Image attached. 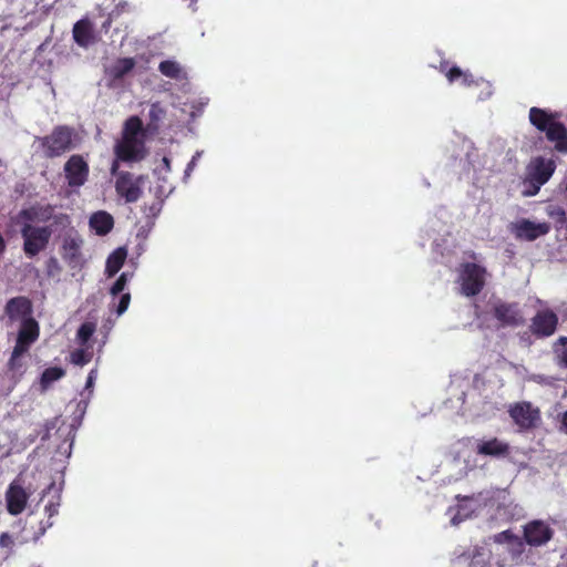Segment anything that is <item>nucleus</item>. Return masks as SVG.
I'll use <instances>...</instances> for the list:
<instances>
[{
    "mask_svg": "<svg viewBox=\"0 0 567 567\" xmlns=\"http://www.w3.org/2000/svg\"><path fill=\"white\" fill-rule=\"evenodd\" d=\"M144 182L143 175L136 176L131 172H122L114 183L116 195L127 204L136 203L143 195Z\"/></svg>",
    "mask_w": 567,
    "mask_h": 567,
    "instance_id": "0eeeda50",
    "label": "nucleus"
},
{
    "mask_svg": "<svg viewBox=\"0 0 567 567\" xmlns=\"http://www.w3.org/2000/svg\"><path fill=\"white\" fill-rule=\"evenodd\" d=\"M513 231L516 238L533 241L547 235L550 231V225L545 221L535 223L524 218L514 224Z\"/></svg>",
    "mask_w": 567,
    "mask_h": 567,
    "instance_id": "2eb2a0df",
    "label": "nucleus"
},
{
    "mask_svg": "<svg viewBox=\"0 0 567 567\" xmlns=\"http://www.w3.org/2000/svg\"><path fill=\"white\" fill-rule=\"evenodd\" d=\"M555 169L556 163L554 159L537 156L528 164L526 177L532 178L538 185H545L553 176Z\"/></svg>",
    "mask_w": 567,
    "mask_h": 567,
    "instance_id": "4468645a",
    "label": "nucleus"
},
{
    "mask_svg": "<svg viewBox=\"0 0 567 567\" xmlns=\"http://www.w3.org/2000/svg\"><path fill=\"white\" fill-rule=\"evenodd\" d=\"M115 2V8L114 10L110 13V19L103 23V27L106 28L107 25H110V20L113 18V17H117L122 13H125V12H131L135 9V3L132 2V1H128V0H113Z\"/></svg>",
    "mask_w": 567,
    "mask_h": 567,
    "instance_id": "c756f323",
    "label": "nucleus"
},
{
    "mask_svg": "<svg viewBox=\"0 0 567 567\" xmlns=\"http://www.w3.org/2000/svg\"><path fill=\"white\" fill-rule=\"evenodd\" d=\"M163 162H164V165H166L167 167L169 166V159L167 157H164Z\"/></svg>",
    "mask_w": 567,
    "mask_h": 567,
    "instance_id": "a18cd8bd",
    "label": "nucleus"
},
{
    "mask_svg": "<svg viewBox=\"0 0 567 567\" xmlns=\"http://www.w3.org/2000/svg\"><path fill=\"white\" fill-rule=\"evenodd\" d=\"M158 70L163 75L171 79H178L182 72L179 64L172 60L162 61L158 65Z\"/></svg>",
    "mask_w": 567,
    "mask_h": 567,
    "instance_id": "c85d7f7f",
    "label": "nucleus"
},
{
    "mask_svg": "<svg viewBox=\"0 0 567 567\" xmlns=\"http://www.w3.org/2000/svg\"><path fill=\"white\" fill-rule=\"evenodd\" d=\"M13 545V539L9 533H2L0 535V546L1 547H10Z\"/></svg>",
    "mask_w": 567,
    "mask_h": 567,
    "instance_id": "ea45409f",
    "label": "nucleus"
},
{
    "mask_svg": "<svg viewBox=\"0 0 567 567\" xmlns=\"http://www.w3.org/2000/svg\"><path fill=\"white\" fill-rule=\"evenodd\" d=\"M524 186L525 189L523 190V195L526 197H532L538 194L543 185H538L535 181H532V178L526 177L524 181Z\"/></svg>",
    "mask_w": 567,
    "mask_h": 567,
    "instance_id": "f704fd0d",
    "label": "nucleus"
},
{
    "mask_svg": "<svg viewBox=\"0 0 567 567\" xmlns=\"http://www.w3.org/2000/svg\"><path fill=\"white\" fill-rule=\"evenodd\" d=\"M96 330V324L94 322H83L76 332V338L80 344L84 346L89 342Z\"/></svg>",
    "mask_w": 567,
    "mask_h": 567,
    "instance_id": "7c9ffc66",
    "label": "nucleus"
},
{
    "mask_svg": "<svg viewBox=\"0 0 567 567\" xmlns=\"http://www.w3.org/2000/svg\"><path fill=\"white\" fill-rule=\"evenodd\" d=\"M529 121L539 131L546 134L548 142L554 144V150L559 154H567V127L558 121V114L544 109L532 107Z\"/></svg>",
    "mask_w": 567,
    "mask_h": 567,
    "instance_id": "f257e3e1",
    "label": "nucleus"
},
{
    "mask_svg": "<svg viewBox=\"0 0 567 567\" xmlns=\"http://www.w3.org/2000/svg\"><path fill=\"white\" fill-rule=\"evenodd\" d=\"M486 268L475 262H463L460 267L461 292L466 297L477 296L485 287Z\"/></svg>",
    "mask_w": 567,
    "mask_h": 567,
    "instance_id": "39448f33",
    "label": "nucleus"
},
{
    "mask_svg": "<svg viewBox=\"0 0 567 567\" xmlns=\"http://www.w3.org/2000/svg\"><path fill=\"white\" fill-rule=\"evenodd\" d=\"M96 375V370H91L87 375L85 388L89 389L93 385Z\"/></svg>",
    "mask_w": 567,
    "mask_h": 567,
    "instance_id": "37998d69",
    "label": "nucleus"
},
{
    "mask_svg": "<svg viewBox=\"0 0 567 567\" xmlns=\"http://www.w3.org/2000/svg\"><path fill=\"white\" fill-rule=\"evenodd\" d=\"M548 215L560 226H564L567 223V212L561 207L554 208L548 213Z\"/></svg>",
    "mask_w": 567,
    "mask_h": 567,
    "instance_id": "e433bc0d",
    "label": "nucleus"
},
{
    "mask_svg": "<svg viewBox=\"0 0 567 567\" xmlns=\"http://www.w3.org/2000/svg\"><path fill=\"white\" fill-rule=\"evenodd\" d=\"M114 154L122 162H140L147 152L143 137H123L114 146Z\"/></svg>",
    "mask_w": 567,
    "mask_h": 567,
    "instance_id": "6e6552de",
    "label": "nucleus"
},
{
    "mask_svg": "<svg viewBox=\"0 0 567 567\" xmlns=\"http://www.w3.org/2000/svg\"><path fill=\"white\" fill-rule=\"evenodd\" d=\"M166 111L159 102L152 103L148 111L150 123L148 126L157 130L159 123L165 117Z\"/></svg>",
    "mask_w": 567,
    "mask_h": 567,
    "instance_id": "bb28decb",
    "label": "nucleus"
},
{
    "mask_svg": "<svg viewBox=\"0 0 567 567\" xmlns=\"http://www.w3.org/2000/svg\"><path fill=\"white\" fill-rule=\"evenodd\" d=\"M509 450L508 443L501 441L497 437H493L489 440L478 441L475 452L478 455L498 458L506 457L509 454Z\"/></svg>",
    "mask_w": 567,
    "mask_h": 567,
    "instance_id": "a211bd4d",
    "label": "nucleus"
},
{
    "mask_svg": "<svg viewBox=\"0 0 567 567\" xmlns=\"http://www.w3.org/2000/svg\"><path fill=\"white\" fill-rule=\"evenodd\" d=\"M60 506V503H50L45 506V512L48 513L49 517H52L53 515L58 514V507Z\"/></svg>",
    "mask_w": 567,
    "mask_h": 567,
    "instance_id": "79ce46f5",
    "label": "nucleus"
},
{
    "mask_svg": "<svg viewBox=\"0 0 567 567\" xmlns=\"http://www.w3.org/2000/svg\"><path fill=\"white\" fill-rule=\"evenodd\" d=\"M130 302H131V293L130 292L122 293L120 297L117 307H116L117 316L123 315L127 310Z\"/></svg>",
    "mask_w": 567,
    "mask_h": 567,
    "instance_id": "4c0bfd02",
    "label": "nucleus"
},
{
    "mask_svg": "<svg viewBox=\"0 0 567 567\" xmlns=\"http://www.w3.org/2000/svg\"><path fill=\"white\" fill-rule=\"evenodd\" d=\"M195 161H196V156H194V157L192 158V161L188 163L187 168H186V173H187L188 171L193 169V167L195 166Z\"/></svg>",
    "mask_w": 567,
    "mask_h": 567,
    "instance_id": "c03bdc74",
    "label": "nucleus"
},
{
    "mask_svg": "<svg viewBox=\"0 0 567 567\" xmlns=\"http://www.w3.org/2000/svg\"><path fill=\"white\" fill-rule=\"evenodd\" d=\"M513 539L514 535L509 529L494 535V542L497 544L511 543Z\"/></svg>",
    "mask_w": 567,
    "mask_h": 567,
    "instance_id": "58836bf2",
    "label": "nucleus"
},
{
    "mask_svg": "<svg viewBox=\"0 0 567 567\" xmlns=\"http://www.w3.org/2000/svg\"><path fill=\"white\" fill-rule=\"evenodd\" d=\"M508 413L520 430L533 429L540 416L539 410L533 408L532 403L526 401L512 405Z\"/></svg>",
    "mask_w": 567,
    "mask_h": 567,
    "instance_id": "f8f14e48",
    "label": "nucleus"
},
{
    "mask_svg": "<svg viewBox=\"0 0 567 567\" xmlns=\"http://www.w3.org/2000/svg\"><path fill=\"white\" fill-rule=\"evenodd\" d=\"M37 209H38V218H37L38 221L45 223V221H49L52 219L53 225L61 226L63 228L71 225V219L68 214H63V213L56 214V215L53 214L54 208L52 205L37 207Z\"/></svg>",
    "mask_w": 567,
    "mask_h": 567,
    "instance_id": "4be33fe9",
    "label": "nucleus"
},
{
    "mask_svg": "<svg viewBox=\"0 0 567 567\" xmlns=\"http://www.w3.org/2000/svg\"><path fill=\"white\" fill-rule=\"evenodd\" d=\"M84 240L82 236L72 230L65 234L62 239L60 254L63 261L71 270H81L85 265V259L82 252Z\"/></svg>",
    "mask_w": 567,
    "mask_h": 567,
    "instance_id": "423d86ee",
    "label": "nucleus"
},
{
    "mask_svg": "<svg viewBox=\"0 0 567 567\" xmlns=\"http://www.w3.org/2000/svg\"><path fill=\"white\" fill-rule=\"evenodd\" d=\"M6 499L8 512L17 516L24 511L29 495L22 486L12 483L6 493Z\"/></svg>",
    "mask_w": 567,
    "mask_h": 567,
    "instance_id": "f3484780",
    "label": "nucleus"
},
{
    "mask_svg": "<svg viewBox=\"0 0 567 567\" xmlns=\"http://www.w3.org/2000/svg\"><path fill=\"white\" fill-rule=\"evenodd\" d=\"M122 136L123 137H143L144 138L145 134H144L142 120L135 115L128 117L124 123Z\"/></svg>",
    "mask_w": 567,
    "mask_h": 567,
    "instance_id": "393cba45",
    "label": "nucleus"
},
{
    "mask_svg": "<svg viewBox=\"0 0 567 567\" xmlns=\"http://www.w3.org/2000/svg\"><path fill=\"white\" fill-rule=\"evenodd\" d=\"M557 326V315L550 309H545L533 317L529 330L536 338H547L556 332Z\"/></svg>",
    "mask_w": 567,
    "mask_h": 567,
    "instance_id": "9b49d317",
    "label": "nucleus"
},
{
    "mask_svg": "<svg viewBox=\"0 0 567 567\" xmlns=\"http://www.w3.org/2000/svg\"><path fill=\"white\" fill-rule=\"evenodd\" d=\"M73 39L82 48H89L95 42L94 30L89 19H81L73 25Z\"/></svg>",
    "mask_w": 567,
    "mask_h": 567,
    "instance_id": "6ab92c4d",
    "label": "nucleus"
},
{
    "mask_svg": "<svg viewBox=\"0 0 567 567\" xmlns=\"http://www.w3.org/2000/svg\"><path fill=\"white\" fill-rule=\"evenodd\" d=\"M114 226V219L111 214L100 210L94 213L90 218V227L99 236L109 234Z\"/></svg>",
    "mask_w": 567,
    "mask_h": 567,
    "instance_id": "412c9836",
    "label": "nucleus"
},
{
    "mask_svg": "<svg viewBox=\"0 0 567 567\" xmlns=\"http://www.w3.org/2000/svg\"><path fill=\"white\" fill-rule=\"evenodd\" d=\"M39 336L40 327L38 321L34 318L23 319L20 324L17 341L9 360V368L11 370H14L19 367V358L29 351L31 344L38 340Z\"/></svg>",
    "mask_w": 567,
    "mask_h": 567,
    "instance_id": "7ed1b4c3",
    "label": "nucleus"
},
{
    "mask_svg": "<svg viewBox=\"0 0 567 567\" xmlns=\"http://www.w3.org/2000/svg\"><path fill=\"white\" fill-rule=\"evenodd\" d=\"M493 317L498 321L499 326L518 327L524 323V317L516 302L497 301L492 309Z\"/></svg>",
    "mask_w": 567,
    "mask_h": 567,
    "instance_id": "9d476101",
    "label": "nucleus"
},
{
    "mask_svg": "<svg viewBox=\"0 0 567 567\" xmlns=\"http://www.w3.org/2000/svg\"><path fill=\"white\" fill-rule=\"evenodd\" d=\"M89 164L82 155L74 154L64 164V175L71 188L83 186L89 179Z\"/></svg>",
    "mask_w": 567,
    "mask_h": 567,
    "instance_id": "1a4fd4ad",
    "label": "nucleus"
},
{
    "mask_svg": "<svg viewBox=\"0 0 567 567\" xmlns=\"http://www.w3.org/2000/svg\"><path fill=\"white\" fill-rule=\"evenodd\" d=\"M440 72L444 73L450 83L460 81L464 86H472L476 84L474 76L468 71H463L461 68L454 65L449 68L447 61L440 63Z\"/></svg>",
    "mask_w": 567,
    "mask_h": 567,
    "instance_id": "aec40b11",
    "label": "nucleus"
},
{
    "mask_svg": "<svg viewBox=\"0 0 567 567\" xmlns=\"http://www.w3.org/2000/svg\"><path fill=\"white\" fill-rule=\"evenodd\" d=\"M65 375V370L60 367L47 368L40 379L42 389H48L53 382L60 380Z\"/></svg>",
    "mask_w": 567,
    "mask_h": 567,
    "instance_id": "a878e982",
    "label": "nucleus"
},
{
    "mask_svg": "<svg viewBox=\"0 0 567 567\" xmlns=\"http://www.w3.org/2000/svg\"><path fill=\"white\" fill-rule=\"evenodd\" d=\"M62 272V266L61 264L59 262V260L54 257V256H51L47 261H45V274L49 278H56L61 275Z\"/></svg>",
    "mask_w": 567,
    "mask_h": 567,
    "instance_id": "473e14b6",
    "label": "nucleus"
},
{
    "mask_svg": "<svg viewBox=\"0 0 567 567\" xmlns=\"http://www.w3.org/2000/svg\"><path fill=\"white\" fill-rule=\"evenodd\" d=\"M135 66V60L133 58H121L117 59L109 69V75L113 80H122L128 74Z\"/></svg>",
    "mask_w": 567,
    "mask_h": 567,
    "instance_id": "5701e85b",
    "label": "nucleus"
},
{
    "mask_svg": "<svg viewBox=\"0 0 567 567\" xmlns=\"http://www.w3.org/2000/svg\"><path fill=\"white\" fill-rule=\"evenodd\" d=\"M127 280H128L127 274L126 272H122L120 275V277L113 284V286L111 287L110 293L112 296H114V297L120 295V293H122L123 290L125 289L126 285H127Z\"/></svg>",
    "mask_w": 567,
    "mask_h": 567,
    "instance_id": "72a5a7b5",
    "label": "nucleus"
},
{
    "mask_svg": "<svg viewBox=\"0 0 567 567\" xmlns=\"http://www.w3.org/2000/svg\"><path fill=\"white\" fill-rule=\"evenodd\" d=\"M73 131L69 126H56L52 133L39 138L40 145L47 158L63 155L73 147Z\"/></svg>",
    "mask_w": 567,
    "mask_h": 567,
    "instance_id": "20e7f679",
    "label": "nucleus"
},
{
    "mask_svg": "<svg viewBox=\"0 0 567 567\" xmlns=\"http://www.w3.org/2000/svg\"><path fill=\"white\" fill-rule=\"evenodd\" d=\"M19 219L25 220V223L32 224V221H35L38 218V209L37 207H30L21 209L18 214Z\"/></svg>",
    "mask_w": 567,
    "mask_h": 567,
    "instance_id": "c9c22d12",
    "label": "nucleus"
},
{
    "mask_svg": "<svg viewBox=\"0 0 567 567\" xmlns=\"http://www.w3.org/2000/svg\"><path fill=\"white\" fill-rule=\"evenodd\" d=\"M554 354L557 363L567 368V337H559L554 344Z\"/></svg>",
    "mask_w": 567,
    "mask_h": 567,
    "instance_id": "cd10ccee",
    "label": "nucleus"
},
{
    "mask_svg": "<svg viewBox=\"0 0 567 567\" xmlns=\"http://www.w3.org/2000/svg\"><path fill=\"white\" fill-rule=\"evenodd\" d=\"M120 162H122L121 159H117V157L115 156V159L112 162V165H111V175L115 177V179L118 177V174H121L123 171H120Z\"/></svg>",
    "mask_w": 567,
    "mask_h": 567,
    "instance_id": "a19ab883",
    "label": "nucleus"
},
{
    "mask_svg": "<svg viewBox=\"0 0 567 567\" xmlns=\"http://www.w3.org/2000/svg\"><path fill=\"white\" fill-rule=\"evenodd\" d=\"M54 486H55V484H54V482H52V483L48 486V492H49L50 489H52Z\"/></svg>",
    "mask_w": 567,
    "mask_h": 567,
    "instance_id": "49530a36",
    "label": "nucleus"
},
{
    "mask_svg": "<svg viewBox=\"0 0 567 567\" xmlns=\"http://www.w3.org/2000/svg\"><path fill=\"white\" fill-rule=\"evenodd\" d=\"M71 362L74 365L83 367L92 360V353L84 349H76L71 352Z\"/></svg>",
    "mask_w": 567,
    "mask_h": 567,
    "instance_id": "2f4dec72",
    "label": "nucleus"
},
{
    "mask_svg": "<svg viewBox=\"0 0 567 567\" xmlns=\"http://www.w3.org/2000/svg\"><path fill=\"white\" fill-rule=\"evenodd\" d=\"M197 0H190V2H196Z\"/></svg>",
    "mask_w": 567,
    "mask_h": 567,
    "instance_id": "de8ad7c7",
    "label": "nucleus"
},
{
    "mask_svg": "<svg viewBox=\"0 0 567 567\" xmlns=\"http://www.w3.org/2000/svg\"><path fill=\"white\" fill-rule=\"evenodd\" d=\"M20 234L23 239V252L28 258L32 259L48 248L53 229L52 226H34L30 223H24L21 226Z\"/></svg>",
    "mask_w": 567,
    "mask_h": 567,
    "instance_id": "f03ea898",
    "label": "nucleus"
},
{
    "mask_svg": "<svg viewBox=\"0 0 567 567\" xmlns=\"http://www.w3.org/2000/svg\"><path fill=\"white\" fill-rule=\"evenodd\" d=\"M554 535V530L543 520L535 519L524 526V539L530 546H543L548 543Z\"/></svg>",
    "mask_w": 567,
    "mask_h": 567,
    "instance_id": "ddd939ff",
    "label": "nucleus"
},
{
    "mask_svg": "<svg viewBox=\"0 0 567 567\" xmlns=\"http://www.w3.org/2000/svg\"><path fill=\"white\" fill-rule=\"evenodd\" d=\"M4 312L11 321L32 318V302L24 296L13 297L8 300Z\"/></svg>",
    "mask_w": 567,
    "mask_h": 567,
    "instance_id": "dca6fc26",
    "label": "nucleus"
},
{
    "mask_svg": "<svg viewBox=\"0 0 567 567\" xmlns=\"http://www.w3.org/2000/svg\"><path fill=\"white\" fill-rule=\"evenodd\" d=\"M126 258V250L124 248L115 249L106 259L105 272L109 277L116 275L123 267Z\"/></svg>",
    "mask_w": 567,
    "mask_h": 567,
    "instance_id": "b1692460",
    "label": "nucleus"
}]
</instances>
